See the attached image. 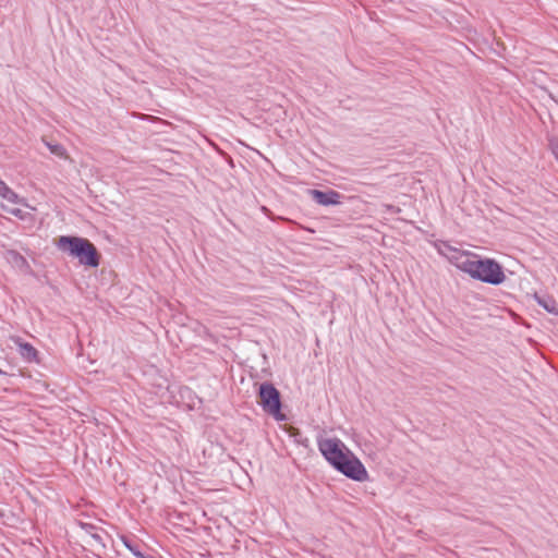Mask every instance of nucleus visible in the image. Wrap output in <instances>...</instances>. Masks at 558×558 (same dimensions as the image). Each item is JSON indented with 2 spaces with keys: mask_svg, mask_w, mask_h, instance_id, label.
<instances>
[{
  "mask_svg": "<svg viewBox=\"0 0 558 558\" xmlns=\"http://www.w3.org/2000/svg\"><path fill=\"white\" fill-rule=\"evenodd\" d=\"M57 246L60 251L77 258L78 263L83 266L92 268L99 266V253L95 245L85 238L62 235L58 239Z\"/></svg>",
  "mask_w": 558,
  "mask_h": 558,
  "instance_id": "f257e3e1",
  "label": "nucleus"
},
{
  "mask_svg": "<svg viewBox=\"0 0 558 558\" xmlns=\"http://www.w3.org/2000/svg\"><path fill=\"white\" fill-rule=\"evenodd\" d=\"M258 397L263 410L275 417V420L282 422L287 416L281 412V396L279 390L268 381L260 384L258 389Z\"/></svg>",
  "mask_w": 558,
  "mask_h": 558,
  "instance_id": "f03ea898",
  "label": "nucleus"
},
{
  "mask_svg": "<svg viewBox=\"0 0 558 558\" xmlns=\"http://www.w3.org/2000/svg\"><path fill=\"white\" fill-rule=\"evenodd\" d=\"M484 283L499 286L506 280L501 265L493 258H481L473 278Z\"/></svg>",
  "mask_w": 558,
  "mask_h": 558,
  "instance_id": "7ed1b4c3",
  "label": "nucleus"
},
{
  "mask_svg": "<svg viewBox=\"0 0 558 558\" xmlns=\"http://www.w3.org/2000/svg\"><path fill=\"white\" fill-rule=\"evenodd\" d=\"M444 247L450 253L448 255L450 263L473 278L477 263L481 259L480 256L468 251H460L448 243H444Z\"/></svg>",
  "mask_w": 558,
  "mask_h": 558,
  "instance_id": "20e7f679",
  "label": "nucleus"
},
{
  "mask_svg": "<svg viewBox=\"0 0 558 558\" xmlns=\"http://www.w3.org/2000/svg\"><path fill=\"white\" fill-rule=\"evenodd\" d=\"M335 469L353 481L362 482L367 478L365 466L350 452Z\"/></svg>",
  "mask_w": 558,
  "mask_h": 558,
  "instance_id": "39448f33",
  "label": "nucleus"
},
{
  "mask_svg": "<svg viewBox=\"0 0 558 558\" xmlns=\"http://www.w3.org/2000/svg\"><path fill=\"white\" fill-rule=\"evenodd\" d=\"M319 450L333 468L349 454V452L343 451V444L337 438H328L320 441Z\"/></svg>",
  "mask_w": 558,
  "mask_h": 558,
  "instance_id": "423d86ee",
  "label": "nucleus"
},
{
  "mask_svg": "<svg viewBox=\"0 0 558 558\" xmlns=\"http://www.w3.org/2000/svg\"><path fill=\"white\" fill-rule=\"evenodd\" d=\"M11 341L17 349V352L23 361L27 363H39V353L37 349L29 342L24 341L21 337H11Z\"/></svg>",
  "mask_w": 558,
  "mask_h": 558,
  "instance_id": "0eeeda50",
  "label": "nucleus"
},
{
  "mask_svg": "<svg viewBox=\"0 0 558 558\" xmlns=\"http://www.w3.org/2000/svg\"><path fill=\"white\" fill-rule=\"evenodd\" d=\"M311 195H312L313 199L318 205H322V206H330V205L341 204L342 195L335 190H328V191L312 190Z\"/></svg>",
  "mask_w": 558,
  "mask_h": 558,
  "instance_id": "6e6552de",
  "label": "nucleus"
},
{
  "mask_svg": "<svg viewBox=\"0 0 558 558\" xmlns=\"http://www.w3.org/2000/svg\"><path fill=\"white\" fill-rule=\"evenodd\" d=\"M77 525L86 533L88 534L93 543L90 545H99L101 548L106 547V544L104 542V537L101 532H104L100 527L93 523L84 522V521H77Z\"/></svg>",
  "mask_w": 558,
  "mask_h": 558,
  "instance_id": "1a4fd4ad",
  "label": "nucleus"
},
{
  "mask_svg": "<svg viewBox=\"0 0 558 558\" xmlns=\"http://www.w3.org/2000/svg\"><path fill=\"white\" fill-rule=\"evenodd\" d=\"M7 260L13 265L14 267L21 269V270H25L29 267L26 258L20 254L17 251H14V250H11V251H8L7 252Z\"/></svg>",
  "mask_w": 558,
  "mask_h": 558,
  "instance_id": "9d476101",
  "label": "nucleus"
},
{
  "mask_svg": "<svg viewBox=\"0 0 558 558\" xmlns=\"http://www.w3.org/2000/svg\"><path fill=\"white\" fill-rule=\"evenodd\" d=\"M0 196L12 204H17L20 202V196L1 180Z\"/></svg>",
  "mask_w": 558,
  "mask_h": 558,
  "instance_id": "9b49d317",
  "label": "nucleus"
},
{
  "mask_svg": "<svg viewBox=\"0 0 558 558\" xmlns=\"http://www.w3.org/2000/svg\"><path fill=\"white\" fill-rule=\"evenodd\" d=\"M537 303L542 306L546 312L550 314H558V305L556 301L551 298H537Z\"/></svg>",
  "mask_w": 558,
  "mask_h": 558,
  "instance_id": "f8f14e48",
  "label": "nucleus"
},
{
  "mask_svg": "<svg viewBox=\"0 0 558 558\" xmlns=\"http://www.w3.org/2000/svg\"><path fill=\"white\" fill-rule=\"evenodd\" d=\"M124 545L138 558H144L141 551L137 550L136 546H133L126 538H123Z\"/></svg>",
  "mask_w": 558,
  "mask_h": 558,
  "instance_id": "ddd939ff",
  "label": "nucleus"
},
{
  "mask_svg": "<svg viewBox=\"0 0 558 558\" xmlns=\"http://www.w3.org/2000/svg\"><path fill=\"white\" fill-rule=\"evenodd\" d=\"M550 148H551V151H553L555 158L558 161V138L550 141Z\"/></svg>",
  "mask_w": 558,
  "mask_h": 558,
  "instance_id": "4468645a",
  "label": "nucleus"
},
{
  "mask_svg": "<svg viewBox=\"0 0 558 558\" xmlns=\"http://www.w3.org/2000/svg\"><path fill=\"white\" fill-rule=\"evenodd\" d=\"M10 213L20 219H24V211L20 208H14Z\"/></svg>",
  "mask_w": 558,
  "mask_h": 558,
  "instance_id": "2eb2a0df",
  "label": "nucleus"
},
{
  "mask_svg": "<svg viewBox=\"0 0 558 558\" xmlns=\"http://www.w3.org/2000/svg\"><path fill=\"white\" fill-rule=\"evenodd\" d=\"M0 375L7 376L8 374H7V372H4V371H2V369L0 368Z\"/></svg>",
  "mask_w": 558,
  "mask_h": 558,
  "instance_id": "dca6fc26",
  "label": "nucleus"
},
{
  "mask_svg": "<svg viewBox=\"0 0 558 558\" xmlns=\"http://www.w3.org/2000/svg\"><path fill=\"white\" fill-rule=\"evenodd\" d=\"M58 147L59 146L51 147L52 153H56V148H58Z\"/></svg>",
  "mask_w": 558,
  "mask_h": 558,
  "instance_id": "f3484780",
  "label": "nucleus"
}]
</instances>
